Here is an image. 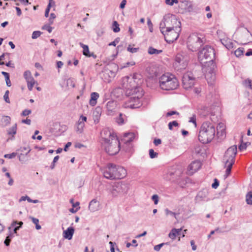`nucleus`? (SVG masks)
Instances as JSON below:
<instances>
[{"label": "nucleus", "instance_id": "14", "mask_svg": "<svg viewBox=\"0 0 252 252\" xmlns=\"http://www.w3.org/2000/svg\"><path fill=\"white\" fill-rule=\"evenodd\" d=\"M182 84L183 88L188 90L191 88L194 84V78L192 73L188 72L183 74L182 77Z\"/></svg>", "mask_w": 252, "mask_h": 252}, {"label": "nucleus", "instance_id": "34", "mask_svg": "<svg viewBox=\"0 0 252 252\" xmlns=\"http://www.w3.org/2000/svg\"><path fill=\"white\" fill-rule=\"evenodd\" d=\"M122 148L126 152H131L132 148V146L131 144L124 143V145L122 146Z\"/></svg>", "mask_w": 252, "mask_h": 252}, {"label": "nucleus", "instance_id": "61", "mask_svg": "<svg viewBox=\"0 0 252 252\" xmlns=\"http://www.w3.org/2000/svg\"><path fill=\"white\" fill-rule=\"evenodd\" d=\"M164 245V243H161V244H159L158 245H156L155 247H154V250L156 251H157V252H158L160 249L161 248V247Z\"/></svg>", "mask_w": 252, "mask_h": 252}, {"label": "nucleus", "instance_id": "35", "mask_svg": "<svg viewBox=\"0 0 252 252\" xmlns=\"http://www.w3.org/2000/svg\"><path fill=\"white\" fill-rule=\"evenodd\" d=\"M181 2H182V5L181 6V7L184 6V8L185 9H187L189 10H190V8L191 7V5L190 2H189V1H187V0H184V1H182Z\"/></svg>", "mask_w": 252, "mask_h": 252}, {"label": "nucleus", "instance_id": "40", "mask_svg": "<svg viewBox=\"0 0 252 252\" xmlns=\"http://www.w3.org/2000/svg\"><path fill=\"white\" fill-rule=\"evenodd\" d=\"M243 53H244V49L242 48H239L236 50H235L234 52L235 55L237 57H240L241 56L243 55Z\"/></svg>", "mask_w": 252, "mask_h": 252}, {"label": "nucleus", "instance_id": "36", "mask_svg": "<svg viewBox=\"0 0 252 252\" xmlns=\"http://www.w3.org/2000/svg\"><path fill=\"white\" fill-rule=\"evenodd\" d=\"M246 202L248 204L252 205V191L248 192L246 195Z\"/></svg>", "mask_w": 252, "mask_h": 252}, {"label": "nucleus", "instance_id": "32", "mask_svg": "<svg viewBox=\"0 0 252 252\" xmlns=\"http://www.w3.org/2000/svg\"><path fill=\"white\" fill-rule=\"evenodd\" d=\"M159 28L161 32L163 34L166 32L165 30H166V21L164 20V18L159 24Z\"/></svg>", "mask_w": 252, "mask_h": 252}, {"label": "nucleus", "instance_id": "55", "mask_svg": "<svg viewBox=\"0 0 252 252\" xmlns=\"http://www.w3.org/2000/svg\"><path fill=\"white\" fill-rule=\"evenodd\" d=\"M55 18L56 15L53 13H51L50 18L49 19V22L50 24H52L53 23L54 20L55 19Z\"/></svg>", "mask_w": 252, "mask_h": 252}, {"label": "nucleus", "instance_id": "2", "mask_svg": "<svg viewBox=\"0 0 252 252\" xmlns=\"http://www.w3.org/2000/svg\"><path fill=\"white\" fill-rule=\"evenodd\" d=\"M215 52L210 46L206 45V79L209 85H213L216 80L217 65L214 62Z\"/></svg>", "mask_w": 252, "mask_h": 252}, {"label": "nucleus", "instance_id": "47", "mask_svg": "<svg viewBox=\"0 0 252 252\" xmlns=\"http://www.w3.org/2000/svg\"><path fill=\"white\" fill-rule=\"evenodd\" d=\"M9 92L8 90H7L3 95V99H4L5 101L8 103H10V99L9 98Z\"/></svg>", "mask_w": 252, "mask_h": 252}, {"label": "nucleus", "instance_id": "56", "mask_svg": "<svg viewBox=\"0 0 252 252\" xmlns=\"http://www.w3.org/2000/svg\"><path fill=\"white\" fill-rule=\"evenodd\" d=\"M25 156L26 155L23 153H20L18 156L19 161L21 162L25 161Z\"/></svg>", "mask_w": 252, "mask_h": 252}, {"label": "nucleus", "instance_id": "48", "mask_svg": "<svg viewBox=\"0 0 252 252\" xmlns=\"http://www.w3.org/2000/svg\"><path fill=\"white\" fill-rule=\"evenodd\" d=\"M127 50L131 53H134L139 50V48H132L131 47L130 45H129L127 48Z\"/></svg>", "mask_w": 252, "mask_h": 252}, {"label": "nucleus", "instance_id": "51", "mask_svg": "<svg viewBox=\"0 0 252 252\" xmlns=\"http://www.w3.org/2000/svg\"><path fill=\"white\" fill-rule=\"evenodd\" d=\"M220 131V134H217V136L218 137H223L225 135V127H222Z\"/></svg>", "mask_w": 252, "mask_h": 252}, {"label": "nucleus", "instance_id": "60", "mask_svg": "<svg viewBox=\"0 0 252 252\" xmlns=\"http://www.w3.org/2000/svg\"><path fill=\"white\" fill-rule=\"evenodd\" d=\"M219 185V182L217 179H215L214 182L212 185V187L214 189H217Z\"/></svg>", "mask_w": 252, "mask_h": 252}, {"label": "nucleus", "instance_id": "20", "mask_svg": "<svg viewBox=\"0 0 252 252\" xmlns=\"http://www.w3.org/2000/svg\"><path fill=\"white\" fill-rule=\"evenodd\" d=\"M135 137V134L133 132L125 133L122 141L124 143L131 144V142L133 140Z\"/></svg>", "mask_w": 252, "mask_h": 252}, {"label": "nucleus", "instance_id": "54", "mask_svg": "<svg viewBox=\"0 0 252 252\" xmlns=\"http://www.w3.org/2000/svg\"><path fill=\"white\" fill-rule=\"evenodd\" d=\"M17 224L19 225V227H21L22 225L23 224V222L22 221H17L16 220H14L12 222L11 224V226H15Z\"/></svg>", "mask_w": 252, "mask_h": 252}, {"label": "nucleus", "instance_id": "28", "mask_svg": "<svg viewBox=\"0 0 252 252\" xmlns=\"http://www.w3.org/2000/svg\"><path fill=\"white\" fill-rule=\"evenodd\" d=\"M182 229L173 228L168 234V236L171 239H175L177 236L181 234Z\"/></svg>", "mask_w": 252, "mask_h": 252}, {"label": "nucleus", "instance_id": "12", "mask_svg": "<svg viewBox=\"0 0 252 252\" xmlns=\"http://www.w3.org/2000/svg\"><path fill=\"white\" fill-rule=\"evenodd\" d=\"M238 39L241 44L246 45L252 42V34L247 28H244L238 31Z\"/></svg>", "mask_w": 252, "mask_h": 252}, {"label": "nucleus", "instance_id": "15", "mask_svg": "<svg viewBox=\"0 0 252 252\" xmlns=\"http://www.w3.org/2000/svg\"><path fill=\"white\" fill-rule=\"evenodd\" d=\"M217 34L220 37L221 43L228 50L234 47V43L230 39L225 37L224 33L220 30L217 31Z\"/></svg>", "mask_w": 252, "mask_h": 252}, {"label": "nucleus", "instance_id": "22", "mask_svg": "<svg viewBox=\"0 0 252 252\" xmlns=\"http://www.w3.org/2000/svg\"><path fill=\"white\" fill-rule=\"evenodd\" d=\"M204 144H202L201 146H196L195 148V154L197 157L204 158L205 155V148Z\"/></svg>", "mask_w": 252, "mask_h": 252}, {"label": "nucleus", "instance_id": "18", "mask_svg": "<svg viewBox=\"0 0 252 252\" xmlns=\"http://www.w3.org/2000/svg\"><path fill=\"white\" fill-rule=\"evenodd\" d=\"M202 163L199 160L192 161L188 166V174L192 175L194 173L198 171L201 167Z\"/></svg>", "mask_w": 252, "mask_h": 252}, {"label": "nucleus", "instance_id": "49", "mask_svg": "<svg viewBox=\"0 0 252 252\" xmlns=\"http://www.w3.org/2000/svg\"><path fill=\"white\" fill-rule=\"evenodd\" d=\"M165 212L166 215H167V216L170 215V216L176 218V214L175 213H174V212L170 211L167 208L165 209Z\"/></svg>", "mask_w": 252, "mask_h": 252}, {"label": "nucleus", "instance_id": "58", "mask_svg": "<svg viewBox=\"0 0 252 252\" xmlns=\"http://www.w3.org/2000/svg\"><path fill=\"white\" fill-rule=\"evenodd\" d=\"M120 41V38L119 37H117L116 38L114 41L110 42L108 45L109 46H115L116 45V44L118 43Z\"/></svg>", "mask_w": 252, "mask_h": 252}, {"label": "nucleus", "instance_id": "26", "mask_svg": "<svg viewBox=\"0 0 252 252\" xmlns=\"http://www.w3.org/2000/svg\"><path fill=\"white\" fill-rule=\"evenodd\" d=\"M99 94L96 92L92 93L91 94V99H90L89 103L90 105L94 106L96 105L97 100L99 97Z\"/></svg>", "mask_w": 252, "mask_h": 252}, {"label": "nucleus", "instance_id": "10", "mask_svg": "<svg viewBox=\"0 0 252 252\" xmlns=\"http://www.w3.org/2000/svg\"><path fill=\"white\" fill-rule=\"evenodd\" d=\"M181 31V26H175V28L170 30L169 31H165L163 34L165 40L168 43H173L178 38Z\"/></svg>", "mask_w": 252, "mask_h": 252}, {"label": "nucleus", "instance_id": "24", "mask_svg": "<svg viewBox=\"0 0 252 252\" xmlns=\"http://www.w3.org/2000/svg\"><path fill=\"white\" fill-rule=\"evenodd\" d=\"M106 107L108 111V114L110 115L116 107V102L113 100H110L107 103Z\"/></svg>", "mask_w": 252, "mask_h": 252}, {"label": "nucleus", "instance_id": "63", "mask_svg": "<svg viewBox=\"0 0 252 252\" xmlns=\"http://www.w3.org/2000/svg\"><path fill=\"white\" fill-rule=\"evenodd\" d=\"M109 244L110 246L111 252H115L114 246L116 245V244L115 242H112L111 241L109 242Z\"/></svg>", "mask_w": 252, "mask_h": 252}, {"label": "nucleus", "instance_id": "64", "mask_svg": "<svg viewBox=\"0 0 252 252\" xmlns=\"http://www.w3.org/2000/svg\"><path fill=\"white\" fill-rule=\"evenodd\" d=\"M190 179L189 178H187L185 181H183V183H180L179 185L182 188H184V186L186 185L189 181Z\"/></svg>", "mask_w": 252, "mask_h": 252}, {"label": "nucleus", "instance_id": "13", "mask_svg": "<svg viewBox=\"0 0 252 252\" xmlns=\"http://www.w3.org/2000/svg\"><path fill=\"white\" fill-rule=\"evenodd\" d=\"M164 20L166 21V30L165 31H169L170 30L175 28V26H181L180 21H178L174 15H169L164 17Z\"/></svg>", "mask_w": 252, "mask_h": 252}, {"label": "nucleus", "instance_id": "3", "mask_svg": "<svg viewBox=\"0 0 252 252\" xmlns=\"http://www.w3.org/2000/svg\"><path fill=\"white\" fill-rule=\"evenodd\" d=\"M104 177L109 180L124 178L126 175V170L122 166L109 163L103 171Z\"/></svg>", "mask_w": 252, "mask_h": 252}, {"label": "nucleus", "instance_id": "31", "mask_svg": "<svg viewBox=\"0 0 252 252\" xmlns=\"http://www.w3.org/2000/svg\"><path fill=\"white\" fill-rule=\"evenodd\" d=\"M80 45L83 48V54L87 57L90 53L89 46L82 43H80Z\"/></svg>", "mask_w": 252, "mask_h": 252}, {"label": "nucleus", "instance_id": "42", "mask_svg": "<svg viewBox=\"0 0 252 252\" xmlns=\"http://www.w3.org/2000/svg\"><path fill=\"white\" fill-rule=\"evenodd\" d=\"M244 85L250 89H252V81L250 79H246L243 82Z\"/></svg>", "mask_w": 252, "mask_h": 252}, {"label": "nucleus", "instance_id": "45", "mask_svg": "<svg viewBox=\"0 0 252 252\" xmlns=\"http://www.w3.org/2000/svg\"><path fill=\"white\" fill-rule=\"evenodd\" d=\"M116 121L119 125H122L124 123V120L123 118V115L120 113L119 117L117 118Z\"/></svg>", "mask_w": 252, "mask_h": 252}, {"label": "nucleus", "instance_id": "8", "mask_svg": "<svg viewBox=\"0 0 252 252\" xmlns=\"http://www.w3.org/2000/svg\"><path fill=\"white\" fill-rule=\"evenodd\" d=\"M110 141L101 142L102 147L105 151L109 155L113 156L118 153L120 150V142L117 137H113Z\"/></svg>", "mask_w": 252, "mask_h": 252}, {"label": "nucleus", "instance_id": "4", "mask_svg": "<svg viewBox=\"0 0 252 252\" xmlns=\"http://www.w3.org/2000/svg\"><path fill=\"white\" fill-rule=\"evenodd\" d=\"M210 111L207 110L209 113L206 114V119H208L209 115H210L209 119L213 123H209L207 126L206 127V136L207 137V141L206 143H210L214 138L216 130L215 123L218 121V118L216 116V112L219 110V107L213 106V107L210 108Z\"/></svg>", "mask_w": 252, "mask_h": 252}, {"label": "nucleus", "instance_id": "33", "mask_svg": "<svg viewBox=\"0 0 252 252\" xmlns=\"http://www.w3.org/2000/svg\"><path fill=\"white\" fill-rule=\"evenodd\" d=\"M112 29L114 32H120V28L119 27V24L117 21H113L112 26Z\"/></svg>", "mask_w": 252, "mask_h": 252}, {"label": "nucleus", "instance_id": "52", "mask_svg": "<svg viewBox=\"0 0 252 252\" xmlns=\"http://www.w3.org/2000/svg\"><path fill=\"white\" fill-rule=\"evenodd\" d=\"M31 113H32V111L31 110L25 109L24 111H22L21 115L22 116L25 117V116H28L29 115L31 114Z\"/></svg>", "mask_w": 252, "mask_h": 252}, {"label": "nucleus", "instance_id": "9", "mask_svg": "<svg viewBox=\"0 0 252 252\" xmlns=\"http://www.w3.org/2000/svg\"><path fill=\"white\" fill-rule=\"evenodd\" d=\"M189 61V59L187 56L180 53L177 54L173 63L175 69L180 72L186 69L188 65Z\"/></svg>", "mask_w": 252, "mask_h": 252}, {"label": "nucleus", "instance_id": "38", "mask_svg": "<svg viewBox=\"0 0 252 252\" xmlns=\"http://www.w3.org/2000/svg\"><path fill=\"white\" fill-rule=\"evenodd\" d=\"M2 121L5 126H8L10 123L11 118L7 116H3L2 118Z\"/></svg>", "mask_w": 252, "mask_h": 252}, {"label": "nucleus", "instance_id": "7", "mask_svg": "<svg viewBox=\"0 0 252 252\" xmlns=\"http://www.w3.org/2000/svg\"><path fill=\"white\" fill-rule=\"evenodd\" d=\"M237 154V146L233 145L229 147L225 152L223 156V161L224 163L225 177H227L230 173L231 168L235 162V158Z\"/></svg>", "mask_w": 252, "mask_h": 252}, {"label": "nucleus", "instance_id": "46", "mask_svg": "<svg viewBox=\"0 0 252 252\" xmlns=\"http://www.w3.org/2000/svg\"><path fill=\"white\" fill-rule=\"evenodd\" d=\"M17 155V153L13 152L11 154H5L4 157L7 158H15Z\"/></svg>", "mask_w": 252, "mask_h": 252}, {"label": "nucleus", "instance_id": "39", "mask_svg": "<svg viewBox=\"0 0 252 252\" xmlns=\"http://www.w3.org/2000/svg\"><path fill=\"white\" fill-rule=\"evenodd\" d=\"M179 126V124L176 121H173L172 122H170L168 123V128L170 130H172L173 126L177 127V126Z\"/></svg>", "mask_w": 252, "mask_h": 252}, {"label": "nucleus", "instance_id": "53", "mask_svg": "<svg viewBox=\"0 0 252 252\" xmlns=\"http://www.w3.org/2000/svg\"><path fill=\"white\" fill-rule=\"evenodd\" d=\"M173 115H179V113L176 111H170L166 113V117H169Z\"/></svg>", "mask_w": 252, "mask_h": 252}, {"label": "nucleus", "instance_id": "17", "mask_svg": "<svg viewBox=\"0 0 252 252\" xmlns=\"http://www.w3.org/2000/svg\"><path fill=\"white\" fill-rule=\"evenodd\" d=\"M24 77L27 82V87L30 91L32 90L35 81L32 75V73L30 70H26L23 74Z\"/></svg>", "mask_w": 252, "mask_h": 252}, {"label": "nucleus", "instance_id": "5", "mask_svg": "<svg viewBox=\"0 0 252 252\" xmlns=\"http://www.w3.org/2000/svg\"><path fill=\"white\" fill-rule=\"evenodd\" d=\"M133 78L128 76H126L123 79V87L126 90V94L128 95H136L141 88L137 86H132L131 83ZM142 94H138L137 95H134L130 97L131 101L136 103V105L139 104V99L141 97Z\"/></svg>", "mask_w": 252, "mask_h": 252}, {"label": "nucleus", "instance_id": "21", "mask_svg": "<svg viewBox=\"0 0 252 252\" xmlns=\"http://www.w3.org/2000/svg\"><path fill=\"white\" fill-rule=\"evenodd\" d=\"M74 232V229L73 227L70 226L63 232V236L64 238L69 240L72 238Z\"/></svg>", "mask_w": 252, "mask_h": 252}, {"label": "nucleus", "instance_id": "30", "mask_svg": "<svg viewBox=\"0 0 252 252\" xmlns=\"http://www.w3.org/2000/svg\"><path fill=\"white\" fill-rule=\"evenodd\" d=\"M14 237L13 234L11 233V232H9V234L6 237L4 241V244L5 246H8L10 245V243L11 242V239Z\"/></svg>", "mask_w": 252, "mask_h": 252}, {"label": "nucleus", "instance_id": "59", "mask_svg": "<svg viewBox=\"0 0 252 252\" xmlns=\"http://www.w3.org/2000/svg\"><path fill=\"white\" fill-rule=\"evenodd\" d=\"M152 199L155 204H157L158 202V196L157 194H154L152 196Z\"/></svg>", "mask_w": 252, "mask_h": 252}, {"label": "nucleus", "instance_id": "27", "mask_svg": "<svg viewBox=\"0 0 252 252\" xmlns=\"http://www.w3.org/2000/svg\"><path fill=\"white\" fill-rule=\"evenodd\" d=\"M205 126H203V124L202 125L200 128V130L199 132V134L198 135V140L202 144H205Z\"/></svg>", "mask_w": 252, "mask_h": 252}, {"label": "nucleus", "instance_id": "11", "mask_svg": "<svg viewBox=\"0 0 252 252\" xmlns=\"http://www.w3.org/2000/svg\"><path fill=\"white\" fill-rule=\"evenodd\" d=\"M128 187L127 184L122 182L115 183L110 189V192L113 197H116L121 193L127 192Z\"/></svg>", "mask_w": 252, "mask_h": 252}, {"label": "nucleus", "instance_id": "44", "mask_svg": "<svg viewBox=\"0 0 252 252\" xmlns=\"http://www.w3.org/2000/svg\"><path fill=\"white\" fill-rule=\"evenodd\" d=\"M42 32L39 31H34L32 32V38L33 39H36L40 36Z\"/></svg>", "mask_w": 252, "mask_h": 252}, {"label": "nucleus", "instance_id": "37", "mask_svg": "<svg viewBox=\"0 0 252 252\" xmlns=\"http://www.w3.org/2000/svg\"><path fill=\"white\" fill-rule=\"evenodd\" d=\"M84 123L83 122H81L80 120L78 121V126L77 127V131L79 133H82L83 132V127L84 126Z\"/></svg>", "mask_w": 252, "mask_h": 252}, {"label": "nucleus", "instance_id": "29", "mask_svg": "<svg viewBox=\"0 0 252 252\" xmlns=\"http://www.w3.org/2000/svg\"><path fill=\"white\" fill-rule=\"evenodd\" d=\"M162 52V50H158L153 47H150L148 48V53L150 55H158Z\"/></svg>", "mask_w": 252, "mask_h": 252}, {"label": "nucleus", "instance_id": "23", "mask_svg": "<svg viewBox=\"0 0 252 252\" xmlns=\"http://www.w3.org/2000/svg\"><path fill=\"white\" fill-rule=\"evenodd\" d=\"M99 203L95 199H94L90 201L89 205V209L92 212H94L98 210Z\"/></svg>", "mask_w": 252, "mask_h": 252}, {"label": "nucleus", "instance_id": "16", "mask_svg": "<svg viewBox=\"0 0 252 252\" xmlns=\"http://www.w3.org/2000/svg\"><path fill=\"white\" fill-rule=\"evenodd\" d=\"M100 136L102 139L101 142H108L111 139H113V137H117L116 134L108 128L103 129L100 132Z\"/></svg>", "mask_w": 252, "mask_h": 252}, {"label": "nucleus", "instance_id": "50", "mask_svg": "<svg viewBox=\"0 0 252 252\" xmlns=\"http://www.w3.org/2000/svg\"><path fill=\"white\" fill-rule=\"evenodd\" d=\"M178 0H165V3L167 5H169L170 6L173 5L174 3H178Z\"/></svg>", "mask_w": 252, "mask_h": 252}, {"label": "nucleus", "instance_id": "6", "mask_svg": "<svg viewBox=\"0 0 252 252\" xmlns=\"http://www.w3.org/2000/svg\"><path fill=\"white\" fill-rule=\"evenodd\" d=\"M160 88L165 91L174 90L179 86V82L177 78L172 74H163L159 78Z\"/></svg>", "mask_w": 252, "mask_h": 252}, {"label": "nucleus", "instance_id": "43", "mask_svg": "<svg viewBox=\"0 0 252 252\" xmlns=\"http://www.w3.org/2000/svg\"><path fill=\"white\" fill-rule=\"evenodd\" d=\"M158 154L154 151L153 149L149 150V156L151 158H154L158 157Z\"/></svg>", "mask_w": 252, "mask_h": 252}, {"label": "nucleus", "instance_id": "25", "mask_svg": "<svg viewBox=\"0 0 252 252\" xmlns=\"http://www.w3.org/2000/svg\"><path fill=\"white\" fill-rule=\"evenodd\" d=\"M17 129L16 124H15L12 127L7 129V134L12 136L11 138H9L8 139L13 140L14 139V135L16 134Z\"/></svg>", "mask_w": 252, "mask_h": 252}, {"label": "nucleus", "instance_id": "41", "mask_svg": "<svg viewBox=\"0 0 252 252\" xmlns=\"http://www.w3.org/2000/svg\"><path fill=\"white\" fill-rule=\"evenodd\" d=\"M25 151H27V153L25 154V155L27 156L28 154L31 151V149H30V148L29 147H21L20 149H19L17 150V151L21 152V153L24 152Z\"/></svg>", "mask_w": 252, "mask_h": 252}, {"label": "nucleus", "instance_id": "19", "mask_svg": "<svg viewBox=\"0 0 252 252\" xmlns=\"http://www.w3.org/2000/svg\"><path fill=\"white\" fill-rule=\"evenodd\" d=\"M102 109L100 107H96L93 111V118L95 124H97L101 115Z\"/></svg>", "mask_w": 252, "mask_h": 252}, {"label": "nucleus", "instance_id": "1", "mask_svg": "<svg viewBox=\"0 0 252 252\" xmlns=\"http://www.w3.org/2000/svg\"><path fill=\"white\" fill-rule=\"evenodd\" d=\"M187 47L189 50L196 52L198 62L202 69L205 66V35L200 33H193L188 39Z\"/></svg>", "mask_w": 252, "mask_h": 252}, {"label": "nucleus", "instance_id": "62", "mask_svg": "<svg viewBox=\"0 0 252 252\" xmlns=\"http://www.w3.org/2000/svg\"><path fill=\"white\" fill-rule=\"evenodd\" d=\"M42 29L46 30L49 33H51L52 31L53 28L49 25H44L42 27Z\"/></svg>", "mask_w": 252, "mask_h": 252}, {"label": "nucleus", "instance_id": "57", "mask_svg": "<svg viewBox=\"0 0 252 252\" xmlns=\"http://www.w3.org/2000/svg\"><path fill=\"white\" fill-rule=\"evenodd\" d=\"M27 200L29 202L31 201V198H30L28 196H22L20 199L19 201L21 202L22 201Z\"/></svg>", "mask_w": 252, "mask_h": 252}]
</instances>
